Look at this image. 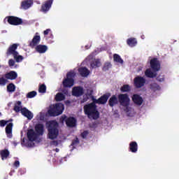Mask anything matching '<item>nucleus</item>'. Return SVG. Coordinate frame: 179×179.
<instances>
[{
    "instance_id": "nucleus-1",
    "label": "nucleus",
    "mask_w": 179,
    "mask_h": 179,
    "mask_svg": "<svg viewBox=\"0 0 179 179\" xmlns=\"http://www.w3.org/2000/svg\"><path fill=\"white\" fill-rule=\"evenodd\" d=\"M84 113L87 115L88 118L92 120H99L100 118V112L97 110V106H94L90 103L84 106Z\"/></svg>"
},
{
    "instance_id": "nucleus-2",
    "label": "nucleus",
    "mask_w": 179,
    "mask_h": 179,
    "mask_svg": "<svg viewBox=\"0 0 179 179\" xmlns=\"http://www.w3.org/2000/svg\"><path fill=\"white\" fill-rule=\"evenodd\" d=\"M58 127V122L55 120H52L49 122V125L48 127V136L49 139L54 140L58 138V135H59Z\"/></svg>"
},
{
    "instance_id": "nucleus-3",
    "label": "nucleus",
    "mask_w": 179,
    "mask_h": 179,
    "mask_svg": "<svg viewBox=\"0 0 179 179\" xmlns=\"http://www.w3.org/2000/svg\"><path fill=\"white\" fill-rule=\"evenodd\" d=\"M65 107L62 103H57L55 105L50 106V109L48 110V113L50 117H58L64 113Z\"/></svg>"
},
{
    "instance_id": "nucleus-4",
    "label": "nucleus",
    "mask_w": 179,
    "mask_h": 179,
    "mask_svg": "<svg viewBox=\"0 0 179 179\" xmlns=\"http://www.w3.org/2000/svg\"><path fill=\"white\" fill-rule=\"evenodd\" d=\"M117 99L120 106L124 107V111H125V113H129L131 99H129L128 94H120L117 96Z\"/></svg>"
},
{
    "instance_id": "nucleus-5",
    "label": "nucleus",
    "mask_w": 179,
    "mask_h": 179,
    "mask_svg": "<svg viewBox=\"0 0 179 179\" xmlns=\"http://www.w3.org/2000/svg\"><path fill=\"white\" fill-rule=\"evenodd\" d=\"M76 76V73L73 71H70L66 74V78L63 80L64 87H72L75 83L73 78Z\"/></svg>"
},
{
    "instance_id": "nucleus-6",
    "label": "nucleus",
    "mask_w": 179,
    "mask_h": 179,
    "mask_svg": "<svg viewBox=\"0 0 179 179\" xmlns=\"http://www.w3.org/2000/svg\"><path fill=\"white\" fill-rule=\"evenodd\" d=\"M59 122L61 124L66 122V125L69 127V128H73V127H76V119L73 117H68L66 115H62L59 119Z\"/></svg>"
},
{
    "instance_id": "nucleus-7",
    "label": "nucleus",
    "mask_w": 179,
    "mask_h": 179,
    "mask_svg": "<svg viewBox=\"0 0 179 179\" xmlns=\"http://www.w3.org/2000/svg\"><path fill=\"white\" fill-rule=\"evenodd\" d=\"M145 83H146V79L142 76H137L134 79V86L136 89H141V87H143V86H145Z\"/></svg>"
},
{
    "instance_id": "nucleus-8",
    "label": "nucleus",
    "mask_w": 179,
    "mask_h": 179,
    "mask_svg": "<svg viewBox=\"0 0 179 179\" xmlns=\"http://www.w3.org/2000/svg\"><path fill=\"white\" fill-rule=\"evenodd\" d=\"M7 19L8 23L12 26H19L20 24H23V20H22V18H19L18 17L8 16L7 17Z\"/></svg>"
},
{
    "instance_id": "nucleus-9",
    "label": "nucleus",
    "mask_w": 179,
    "mask_h": 179,
    "mask_svg": "<svg viewBox=\"0 0 179 179\" xmlns=\"http://www.w3.org/2000/svg\"><path fill=\"white\" fill-rule=\"evenodd\" d=\"M17 47H19V44L17 43H13V45H10L6 53L7 57H9V55H13V57H16V55H19V52L16 51V50H17Z\"/></svg>"
},
{
    "instance_id": "nucleus-10",
    "label": "nucleus",
    "mask_w": 179,
    "mask_h": 179,
    "mask_svg": "<svg viewBox=\"0 0 179 179\" xmlns=\"http://www.w3.org/2000/svg\"><path fill=\"white\" fill-rule=\"evenodd\" d=\"M150 65L154 72H159L160 71V62L157 58L155 57L152 59L150 62Z\"/></svg>"
},
{
    "instance_id": "nucleus-11",
    "label": "nucleus",
    "mask_w": 179,
    "mask_h": 179,
    "mask_svg": "<svg viewBox=\"0 0 179 179\" xmlns=\"http://www.w3.org/2000/svg\"><path fill=\"white\" fill-rule=\"evenodd\" d=\"M54 2V0H48L45 1L41 8V12H43V13H47L50 9H51V6H52V3Z\"/></svg>"
},
{
    "instance_id": "nucleus-12",
    "label": "nucleus",
    "mask_w": 179,
    "mask_h": 179,
    "mask_svg": "<svg viewBox=\"0 0 179 179\" xmlns=\"http://www.w3.org/2000/svg\"><path fill=\"white\" fill-rule=\"evenodd\" d=\"M40 41H41V37L40 36L38 32H36L34 36L31 41L29 43V47H31V48H34V47L40 44Z\"/></svg>"
},
{
    "instance_id": "nucleus-13",
    "label": "nucleus",
    "mask_w": 179,
    "mask_h": 179,
    "mask_svg": "<svg viewBox=\"0 0 179 179\" xmlns=\"http://www.w3.org/2000/svg\"><path fill=\"white\" fill-rule=\"evenodd\" d=\"M83 93H85V91L83 90V87L80 86L74 87L73 88L72 94L75 96V97H80V96H83Z\"/></svg>"
},
{
    "instance_id": "nucleus-14",
    "label": "nucleus",
    "mask_w": 179,
    "mask_h": 179,
    "mask_svg": "<svg viewBox=\"0 0 179 179\" xmlns=\"http://www.w3.org/2000/svg\"><path fill=\"white\" fill-rule=\"evenodd\" d=\"M33 6V0H24L21 2L20 9L27 10L29 8Z\"/></svg>"
},
{
    "instance_id": "nucleus-15",
    "label": "nucleus",
    "mask_w": 179,
    "mask_h": 179,
    "mask_svg": "<svg viewBox=\"0 0 179 179\" xmlns=\"http://www.w3.org/2000/svg\"><path fill=\"white\" fill-rule=\"evenodd\" d=\"M132 101L136 106H142L143 99L138 94H134L132 96Z\"/></svg>"
},
{
    "instance_id": "nucleus-16",
    "label": "nucleus",
    "mask_w": 179,
    "mask_h": 179,
    "mask_svg": "<svg viewBox=\"0 0 179 179\" xmlns=\"http://www.w3.org/2000/svg\"><path fill=\"white\" fill-rule=\"evenodd\" d=\"M27 138L30 142H34L37 139V133L34 132L33 129H30L27 131Z\"/></svg>"
},
{
    "instance_id": "nucleus-17",
    "label": "nucleus",
    "mask_w": 179,
    "mask_h": 179,
    "mask_svg": "<svg viewBox=\"0 0 179 179\" xmlns=\"http://www.w3.org/2000/svg\"><path fill=\"white\" fill-rule=\"evenodd\" d=\"M6 79L8 80H15L17 78V73L16 71H11L5 74Z\"/></svg>"
},
{
    "instance_id": "nucleus-18",
    "label": "nucleus",
    "mask_w": 179,
    "mask_h": 179,
    "mask_svg": "<svg viewBox=\"0 0 179 179\" xmlns=\"http://www.w3.org/2000/svg\"><path fill=\"white\" fill-rule=\"evenodd\" d=\"M78 72L83 78H87L90 75V71L86 67H80L78 69Z\"/></svg>"
},
{
    "instance_id": "nucleus-19",
    "label": "nucleus",
    "mask_w": 179,
    "mask_h": 179,
    "mask_svg": "<svg viewBox=\"0 0 179 179\" xmlns=\"http://www.w3.org/2000/svg\"><path fill=\"white\" fill-rule=\"evenodd\" d=\"M21 113L22 115H24V117H26L29 120L33 119V113H31V112H30V110L26 108H21Z\"/></svg>"
},
{
    "instance_id": "nucleus-20",
    "label": "nucleus",
    "mask_w": 179,
    "mask_h": 179,
    "mask_svg": "<svg viewBox=\"0 0 179 179\" xmlns=\"http://www.w3.org/2000/svg\"><path fill=\"white\" fill-rule=\"evenodd\" d=\"M13 128V123H8L6 127V134L7 135V138L10 139L12 138V129Z\"/></svg>"
},
{
    "instance_id": "nucleus-21",
    "label": "nucleus",
    "mask_w": 179,
    "mask_h": 179,
    "mask_svg": "<svg viewBox=\"0 0 179 179\" xmlns=\"http://www.w3.org/2000/svg\"><path fill=\"white\" fill-rule=\"evenodd\" d=\"M118 97L115 95H113L108 100V105L110 107H114V106L118 104Z\"/></svg>"
},
{
    "instance_id": "nucleus-22",
    "label": "nucleus",
    "mask_w": 179,
    "mask_h": 179,
    "mask_svg": "<svg viewBox=\"0 0 179 179\" xmlns=\"http://www.w3.org/2000/svg\"><path fill=\"white\" fill-rule=\"evenodd\" d=\"M35 50L37 52H39V54H44L48 50V48L45 45H38L35 48Z\"/></svg>"
},
{
    "instance_id": "nucleus-23",
    "label": "nucleus",
    "mask_w": 179,
    "mask_h": 179,
    "mask_svg": "<svg viewBox=\"0 0 179 179\" xmlns=\"http://www.w3.org/2000/svg\"><path fill=\"white\" fill-rule=\"evenodd\" d=\"M110 96H111V94L107 93L102 95L101 97H99V104H106L108 99H110Z\"/></svg>"
},
{
    "instance_id": "nucleus-24",
    "label": "nucleus",
    "mask_w": 179,
    "mask_h": 179,
    "mask_svg": "<svg viewBox=\"0 0 179 179\" xmlns=\"http://www.w3.org/2000/svg\"><path fill=\"white\" fill-rule=\"evenodd\" d=\"M35 131L37 135H43L44 134V125L43 124H36Z\"/></svg>"
},
{
    "instance_id": "nucleus-25",
    "label": "nucleus",
    "mask_w": 179,
    "mask_h": 179,
    "mask_svg": "<svg viewBox=\"0 0 179 179\" xmlns=\"http://www.w3.org/2000/svg\"><path fill=\"white\" fill-rule=\"evenodd\" d=\"M129 150L131 153H136L138 152V143L136 141H131L129 143Z\"/></svg>"
},
{
    "instance_id": "nucleus-26",
    "label": "nucleus",
    "mask_w": 179,
    "mask_h": 179,
    "mask_svg": "<svg viewBox=\"0 0 179 179\" xmlns=\"http://www.w3.org/2000/svg\"><path fill=\"white\" fill-rule=\"evenodd\" d=\"M0 155L1 156V159L5 160L8 159V157H9L10 152H9V150H8L7 149H5L0 151Z\"/></svg>"
},
{
    "instance_id": "nucleus-27",
    "label": "nucleus",
    "mask_w": 179,
    "mask_h": 179,
    "mask_svg": "<svg viewBox=\"0 0 179 179\" xmlns=\"http://www.w3.org/2000/svg\"><path fill=\"white\" fill-rule=\"evenodd\" d=\"M127 45H129V47H135L136 44H138V42L136 41V38H130L127 40Z\"/></svg>"
},
{
    "instance_id": "nucleus-28",
    "label": "nucleus",
    "mask_w": 179,
    "mask_h": 179,
    "mask_svg": "<svg viewBox=\"0 0 179 179\" xmlns=\"http://www.w3.org/2000/svg\"><path fill=\"white\" fill-rule=\"evenodd\" d=\"M145 76H147V78H156L157 76V73H153L150 69H148L145 72Z\"/></svg>"
},
{
    "instance_id": "nucleus-29",
    "label": "nucleus",
    "mask_w": 179,
    "mask_h": 179,
    "mask_svg": "<svg viewBox=\"0 0 179 179\" xmlns=\"http://www.w3.org/2000/svg\"><path fill=\"white\" fill-rule=\"evenodd\" d=\"M55 100L57 101H62L65 100V95L62 94V92H58L55 97Z\"/></svg>"
},
{
    "instance_id": "nucleus-30",
    "label": "nucleus",
    "mask_w": 179,
    "mask_h": 179,
    "mask_svg": "<svg viewBox=\"0 0 179 179\" xmlns=\"http://www.w3.org/2000/svg\"><path fill=\"white\" fill-rule=\"evenodd\" d=\"M120 92L122 93H127L128 92H131V86H129V85L128 84L124 85L120 87Z\"/></svg>"
},
{
    "instance_id": "nucleus-31",
    "label": "nucleus",
    "mask_w": 179,
    "mask_h": 179,
    "mask_svg": "<svg viewBox=\"0 0 179 179\" xmlns=\"http://www.w3.org/2000/svg\"><path fill=\"white\" fill-rule=\"evenodd\" d=\"M113 61L118 62V64H124V60L121 58V56L117 54L113 55Z\"/></svg>"
},
{
    "instance_id": "nucleus-32",
    "label": "nucleus",
    "mask_w": 179,
    "mask_h": 179,
    "mask_svg": "<svg viewBox=\"0 0 179 179\" xmlns=\"http://www.w3.org/2000/svg\"><path fill=\"white\" fill-rule=\"evenodd\" d=\"M15 90H16V86H15V84L10 83L7 85V92L12 93L15 92Z\"/></svg>"
},
{
    "instance_id": "nucleus-33",
    "label": "nucleus",
    "mask_w": 179,
    "mask_h": 179,
    "mask_svg": "<svg viewBox=\"0 0 179 179\" xmlns=\"http://www.w3.org/2000/svg\"><path fill=\"white\" fill-rule=\"evenodd\" d=\"M16 104L15 106H14V111H15V113H19L20 111H22V109H20V106H22V101H17L16 102Z\"/></svg>"
},
{
    "instance_id": "nucleus-34",
    "label": "nucleus",
    "mask_w": 179,
    "mask_h": 179,
    "mask_svg": "<svg viewBox=\"0 0 179 179\" xmlns=\"http://www.w3.org/2000/svg\"><path fill=\"white\" fill-rule=\"evenodd\" d=\"M150 90H152V92H157V90H160V86L157 85V83H152L150 85Z\"/></svg>"
},
{
    "instance_id": "nucleus-35",
    "label": "nucleus",
    "mask_w": 179,
    "mask_h": 179,
    "mask_svg": "<svg viewBox=\"0 0 179 179\" xmlns=\"http://www.w3.org/2000/svg\"><path fill=\"white\" fill-rule=\"evenodd\" d=\"M45 92H47V86H45V84L39 85L38 92L39 93H45Z\"/></svg>"
},
{
    "instance_id": "nucleus-36",
    "label": "nucleus",
    "mask_w": 179,
    "mask_h": 179,
    "mask_svg": "<svg viewBox=\"0 0 179 179\" xmlns=\"http://www.w3.org/2000/svg\"><path fill=\"white\" fill-rule=\"evenodd\" d=\"M36 96H37V92L31 91L27 93V99H33V97H36Z\"/></svg>"
},
{
    "instance_id": "nucleus-37",
    "label": "nucleus",
    "mask_w": 179,
    "mask_h": 179,
    "mask_svg": "<svg viewBox=\"0 0 179 179\" xmlns=\"http://www.w3.org/2000/svg\"><path fill=\"white\" fill-rule=\"evenodd\" d=\"M13 121V120L10 119L9 120H0V127H5V125H6V124H8V122H12Z\"/></svg>"
},
{
    "instance_id": "nucleus-38",
    "label": "nucleus",
    "mask_w": 179,
    "mask_h": 179,
    "mask_svg": "<svg viewBox=\"0 0 179 179\" xmlns=\"http://www.w3.org/2000/svg\"><path fill=\"white\" fill-rule=\"evenodd\" d=\"M92 102L90 103V104L94 106V107H97V105L96 104H99V99H96L94 98V96H92Z\"/></svg>"
},
{
    "instance_id": "nucleus-39",
    "label": "nucleus",
    "mask_w": 179,
    "mask_h": 179,
    "mask_svg": "<svg viewBox=\"0 0 179 179\" xmlns=\"http://www.w3.org/2000/svg\"><path fill=\"white\" fill-rule=\"evenodd\" d=\"M111 66H112L111 63L106 62L103 65V71H104L106 72V71H108V69H110V68H111Z\"/></svg>"
},
{
    "instance_id": "nucleus-40",
    "label": "nucleus",
    "mask_w": 179,
    "mask_h": 179,
    "mask_svg": "<svg viewBox=\"0 0 179 179\" xmlns=\"http://www.w3.org/2000/svg\"><path fill=\"white\" fill-rule=\"evenodd\" d=\"M13 57L16 62H22V61H23V56L22 55H16L15 56H13Z\"/></svg>"
},
{
    "instance_id": "nucleus-41",
    "label": "nucleus",
    "mask_w": 179,
    "mask_h": 179,
    "mask_svg": "<svg viewBox=\"0 0 179 179\" xmlns=\"http://www.w3.org/2000/svg\"><path fill=\"white\" fill-rule=\"evenodd\" d=\"M100 65V61L96 60L94 62L91 63V67L92 68H99Z\"/></svg>"
},
{
    "instance_id": "nucleus-42",
    "label": "nucleus",
    "mask_w": 179,
    "mask_h": 179,
    "mask_svg": "<svg viewBox=\"0 0 179 179\" xmlns=\"http://www.w3.org/2000/svg\"><path fill=\"white\" fill-rule=\"evenodd\" d=\"M7 82H8V80L3 78V77L0 78V85L1 86H5V85H6Z\"/></svg>"
},
{
    "instance_id": "nucleus-43",
    "label": "nucleus",
    "mask_w": 179,
    "mask_h": 179,
    "mask_svg": "<svg viewBox=\"0 0 179 179\" xmlns=\"http://www.w3.org/2000/svg\"><path fill=\"white\" fill-rule=\"evenodd\" d=\"M71 145V146H73V147L77 146V145H79V138H78V137L76 138V139L72 141V143Z\"/></svg>"
},
{
    "instance_id": "nucleus-44",
    "label": "nucleus",
    "mask_w": 179,
    "mask_h": 179,
    "mask_svg": "<svg viewBox=\"0 0 179 179\" xmlns=\"http://www.w3.org/2000/svg\"><path fill=\"white\" fill-rule=\"evenodd\" d=\"M87 135H89V131H84L82 134H81V136L83 139H86V138H87Z\"/></svg>"
},
{
    "instance_id": "nucleus-45",
    "label": "nucleus",
    "mask_w": 179,
    "mask_h": 179,
    "mask_svg": "<svg viewBox=\"0 0 179 179\" xmlns=\"http://www.w3.org/2000/svg\"><path fill=\"white\" fill-rule=\"evenodd\" d=\"M9 66H15V60L13 59H10L8 60Z\"/></svg>"
},
{
    "instance_id": "nucleus-46",
    "label": "nucleus",
    "mask_w": 179,
    "mask_h": 179,
    "mask_svg": "<svg viewBox=\"0 0 179 179\" xmlns=\"http://www.w3.org/2000/svg\"><path fill=\"white\" fill-rule=\"evenodd\" d=\"M50 145L52 146H58V141H53L50 143Z\"/></svg>"
},
{
    "instance_id": "nucleus-47",
    "label": "nucleus",
    "mask_w": 179,
    "mask_h": 179,
    "mask_svg": "<svg viewBox=\"0 0 179 179\" xmlns=\"http://www.w3.org/2000/svg\"><path fill=\"white\" fill-rule=\"evenodd\" d=\"M50 31H51V29H48L45 30L43 31L44 36H48V34L50 33Z\"/></svg>"
},
{
    "instance_id": "nucleus-48",
    "label": "nucleus",
    "mask_w": 179,
    "mask_h": 179,
    "mask_svg": "<svg viewBox=\"0 0 179 179\" xmlns=\"http://www.w3.org/2000/svg\"><path fill=\"white\" fill-rule=\"evenodd\" d=\"M19 166H20V162L19 161H15L14 162V166L17 168Z\"/></svg>"
},
{
    "instance_id": "nucleus-49",
    "label": "nucleus",
    "mask_w": 179,
    "mask_h": 179,
    "mask_svg": "<svg viewBox=\"0 0 179 179\" xmlns=\"http://www.w3.org/2000/svg\"><path fill=\"white\" fill-rule=\"evenodd\" d=\"M141 37L142 40H145V35H141Z\"/></svg>"
},
{
    "instance_id": "nucleus-50",
    "label": "nucleus",
    "mask_w": 179,
    "mask_h": 179,
    "mask_svg": "<svg viewBox=\"0 0 179 179\" xmlns=\"http://www.w3.org/2000/svg\"><path fill=\"white\" fill-rule=\"evenodd\" d=\"M159 82H163V80H164V78H161V79H159Z\"/></svg>"
},
{
    "instance_id": "nucleus-51",
    "label": "nucleus",
    "mask_w": 179,
    "mask_h": 179,
    "mask_svg": "<svg viewBox=\"0 0 179 179\" xmlns=\"http://www.w3.org/2000/svg\"><path fill=\"white\" fill-rule=\"evenodd\" d=\"M55 152H59V148H56L55 149Z\"/></svg>"
},
{
    "instance_id": "nucleus-52",
    "label": "nucleus",
    "mask_w": 179,
    "mask_h": 179,
    "mask_svg": "<svg viewBox=\"0 0 179 179\" xmlns=\"http://www.w3.org/2000/svg\"><path fill=\"white\" fill-rule=\"evenodd\" d=\"M13 144L15 145V146H16V145H17V143H16V142H13Z\"/></svg>"
},
{
    "instance_id": "nucleus-53",
    "label": "nucleus",
    "mask_w": 179,
    "mask_h": 179,
    "mask_svg": "<svg viewBox=\"0 0 179 179\" xmlns=\"http://www.w3.org/2000/svg\"><path fill=\"white\" fill-rule=\"evenodd\" d=\"M66 103H71V101H66Z\"/></svg>"
},
{
    "instance_id": "nucleus-54",
    "label": "nucleus",
    "mask_w": 179,
    "mask_h": 179,
    "mask_svg": "<svg viewBox=\"0 0 179 179\" xmlns=\"http://www.w3.org/2000/svg\"><path fill=\"white\" fill-rule=\"evenodd\" d=\"M0 68H1V65H0Z\"/></svg>"
},
{
    "instance_id": "nucleus-55",
    "label": "nucleus",
    "mask_w": 179,
    "mask_h": 179,
    "mask_svg": "<svg viewBox=\"0 0 179 179\" xmlns=\"http://www.w3.org/2000/svg\"><path fill=\"white\" fill-rule=\"evenodd\" d=\"M0 115H1V113H0Z\"/></svg>"
}]
</instances>
